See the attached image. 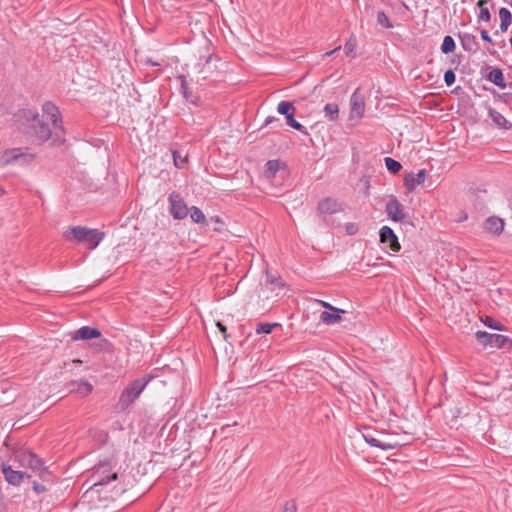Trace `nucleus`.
<instances>
[{
    "instance_id": "26",
    "label": "nucleus",
    "mask_w": 512,
    "mask_h": 512,
    "mask_svg": "<svg viewBox=\"0 0 512 512\" xmlns=\"http://www.w3.org/2000/svg\"><path fill=\"white\" fill-rule=\"evenodd\" d=\"M455 50V42L451 36H445L441 45V51L445 54Z\"/></svg>"
},
{
    "instance_id": "18",
    "label": "nucleus",
    "mask_w": 512,
    "mask_h": 512,
    "mask_svg": "<svg viewBox=\"0 0 512 512\" xmlns=\"http://www.w3.org/2000/svg\"><path fill=\"white\" fill-rule=\"evenodd\" d=\"M285 168V164L279 160H269L265 165V177L271 179L276 176L277 172Z\"/></svg>"
},
{
    "instance_id": "30",
    "label": "nucleus",
    "mask_w": 512,
    "mask_h": 512,
    "mask_svg": "<svg viewBox=\"0 0 512 512\" xmlns=\"http://www.w3.org/2000/svg\"><path fill=\"white\" fill-rule=\"evenodd\" d=\"M377 22L379 25H381L384 28H387V29L393 28V25L390 22L388 16L383 11H379L377 13Z\"/></svg>"
},
{
    "instance_id": "41",
    "label": "nucleus",
    "mask_w": 512,
    "mask_h": 512,
    "mask_svg": "<svg viewBox=\"0 0 512 512\" xmlns=\"http://www.w3.org/2000/svg\"><path fill=\"white\" fill-rule=\"evenodd\" d=\"M481 38L486 42H491V37L489 36L488 32L486 30L481 31Z\"/></svg>"
},
{
    "instance_id": "40",
    "label": "nucleus",
    "mask_w": 512,
    "mask_h": 512,
    "mask_svg": "<svg viewBox=\"0 0 512 512\" xmlns=\"http://www.w3.org/2000/svg\"><path fill=\"white\" fill-rule=\"evenodd\" d=\"M354 48H355V44L354 43H352L351 41L347 42L345 44L346 54L350 55L354 51Z\"/></svg>"
},
{
    "instance_id": "23",
    "label": "nucleus",
    "mask_w": 512,
    "mask_h": 512,
    "mask_svg": "<svg viewBox=\"0 0 512 512\" xmlns=\"http://www.w3.org/2000/svg\"><path fill=\"white\" fill-rule=\"evenodd\" d=\"M190 218L194 223L205 224L206 217L204 213L196 206H193L190 210Z\"/></svg>"
},
{
    "instance_id": "45",
    "label": "nucleus",
    "mask_w": 512,
    "mask_h": 512,
    "mask_svg": "<svg viewBox=\"0 0 512 512\" xmlns=\"http://www.w3.org/2000/svg\"><path fill=\"white\" fill-rule=\"evenodd\" d=\"M269 122H271V119H269V118H268V119L266 120V124H268Z\"/></svg>"
},
{
    "instance_id": "3",
    "label": "nucleus",
    "mask_w": 512,
    "mask_h": 512,
    "mask_svg": "<svg viewBox=\"0 0 512 512\" xmlns=\"http://www.w3.org/2000/svg\"><path fill=\"white\" fill-rule=\"evenodd\" d=\"M63 237L67 241H76L79 243H86L89 249H95L104 237V233L97 229H89L83 226L69 227L64 233Z\"/></svg>"
},
{
    "instance_id": "10",
    "label": "nucleus",
    "mask_w": 512,
    "mask_h": 512,
    "mask_svg": "<svg viewBox=\"0 0 512 512\" xmlns=\"http://www.w3.org/2000/svg\"><path fill=\"white\" fill-rule=\"evenodd\" d=\"M169 202L170 213L175 219H184L188 215L189 209L178 193L173 192L169 196Z\"/></svg>"
},
{
    "instance_id": "36",
    "label": "nucleus",
    "mask_w": 512,
    "mask_h": 512,
    "mask_svg": "<svg viewBox=\"0 0 512 512\" xmlns=\"http://www.w3.org/2000/svg\"><path fill=\"white\" fill-rule=\"evenodd\" d=\"M173 160L176 167L181 168L185 163V158L180 157L177 152L173 153Z\"/></svg>"
},
{
    "instance_id": "16",
    "label": "nucleus",
    "mask_w": 512,
    "mask_h": 512,
    "mask_svg": "<svg viewBox=\"0 0 512 512\" xmlns=\"http://www.w3.org/2000/svg\"><path fill=\"white\" fill-rule=\"evenodd\" d=\"M341 210V205L333 198H325L318 203V211L321 214H334Z\"/></svg>"
},
{
    "instance_id": "44",
    "label": "nucleus",
    "mask_w": 512,
    "mask_h": 512,
    "mask_svg": "<svg viewBox=\"0 0 512 512\" xmlns=\"http://www.w3.org/2000/svg\"><path fill=\"white\" fill-rule=\"evenodd\" d=\"M4 194V190L0 187V197Z\"/></svg>"
},
{
    "instance_id": "31",
    "label": "nucleus",
    "mask_w": 512,
    "mask_h": 512,
    "mask_svg": "<svg viewBox=\"0 0 512 512\" xmlns=\"http://www.w3.org/2000/svg\"><path fill=\"white\" fill-rule=\"evenodd\" d=\"M294 115L295 114L287 115L286 116V123H287V125L291 126L292 128H294L296 130H299V131H302L304 127H303L302 124H300L298 121L295 120Z\"/></svg>"
},
{
    "instance_id": "14",
    "label": "nucleus",
    "mask_w": 512,
    "mask_h": 512,
    "mask_svg": "<svg viewBox=\"0 0 512 512\" xmlns=\"http://www.w3.org/2000/svg\"><path fill=\"white\" fill-rule=\"evenodd\" d=\"M71 339L73 341L78 340H91V339H98L101 337V332L96 329L89 326H83L76 331L72 332Z\"/></svg>"
},
{
    "instance_id": "24",
    "label": "nucleus",
    "mask_w": 512,
    "mask_h": 512,
    "mask_svg": "<svg viewBox=\"0 0 512 512\" xmlns=\"http://www.w3.org/2000/svg\"><path fill=\"white\" fill-rule=\"evenodd\" d=\"M487 3V0H479L477 2V5L479 6L480 8V12H479V15H478V21L479 22H488L490 21V12L488 10V8L484 7V5Z\"/></svg>"
},
{
    "instance_id": "25",
    "label": "nucleus",
    "mask_w": 512,
    "mask_h": 512,
    "mask_svg": "<svg viewBox=\"0 0 512 512\" xmlns=\"http://www.w3.org/2000/svg\"><path fill=\"white\" fill-rule=\"evenodd\" d=\"M277 111L279 114L287 116L289 114H295L296 109L291 102L281 101L278 104Z\"/></svg>"
},
{
    "instance_id": "2",
    "label": "nucleus",
    "mask_w": 512,
    "mask_h": 512,
    "mask_svg": "<svg viewBox=\"0 0 512 512\" xmlns=\"http://www.w3.org/2000/svg\"><path fill=\"white\" fill-rule=\"evenodd\" d=\"M15 468L27 470L30 473L38 475L41 479L47 480L49 476L46 468L43 467V462L34 453L29 450L20 449L16 451L11 459Z\"/></svg>"
},
{
    "instance_id": "17",
    "label": "nucleus",
    "mask_w": 512,
    "mask_h": 512,
    "mask_svg": "<svg viewBox=\"0 0 512 512\" xmlns=\"http://www.w3.org/2000/svg\"><path fill=\"white\" fill-rule=\"evenodd\" d=\"M484 229L488 233L499 235L504 229V222L498 217H489L484 223Z\"/></svg>"
},
{
    "instance_id": "9",
    "label": "nucleus",
    "mask_w": 512,
    "mask_h": 512,
    "mask_svg": "<svg viewBox=\"0 0 512 512\" xmlns=\"http://www.w3.org/2000/svg\"><path fill=\"white\" fill-rule=\"evenodd\" d=\"M317 303L322 305L326 310L320 315V320L327 325L336 324L341 321V315L345 313L343 309L336 308L330 303L317 300Z\"/></svg>"
},
{
    "instance_id": "6",
    "label": "nucleus",
    "mask_w": 512,
    "mask_h": 512,
    "mask_svg": "<svg viewBox=\"0 0 512 512\" xmlns=\"http://www.w3.org/2000/svg\"><path fill=\"white\" fill-rule=\"evenodd\" d=\"M31 160V156L21 148H7L0 151V167L19 163L25 164Z\"/></svg>"
},
{
    "instance_id": "13",
    "label": "nucleus",
    "mask_w": 512,
    "mask_h": 512,
    "mask_svg": "<svg viewBox=\"0 0 512 512\" xmlns=\"http://www.w3.org/2000/svg\"><path fill=\"white\" fill-rule=\"evenodd\" d=\"M350 118L351 119H360L363 117L365 112V103L364 98L362 95L358 93V90H356L350 99Z\"/></svg>"
},
{
    "instance_id": "42",
    "label": "nucleus",
    "mask_w": 512,
    "mask_h": 512,
    "mask_svg": "<svg viewBox=\"0 0 512 512\" xmlns=\"http://www.w3.org/2000/svg\"><path fill=\"white\" fill-rule=\"evenodd\" d=\"M340 48H341V47H340V46H338V47H336L335 49H333V50H331V51H329V52H326V53L323 55V57H329V56L333 55V54H334L336 51H338Z\"/></svg>"
},
{
    "instance_id": "39",
    "label": "nucleus",
    "mask_w": 512,
    "mask_h": 512,
    "mask_svg": "<svg viewBox=\"0 0 512 512\" xmlns=\"http://www.w3.org/2000/svg\"><path fill=\"white\" fill-rule=\"evenodd\" d=\"M33 489L36 493H43L47 490L44 485L37 482H33Z\"/></svg>"
},
{
    "instance_id": "22",
    "label": "nucleus",
    "mask_w": 512,
    "mask_h": 512,
    "mask_svg": "<svg viewBox=\"0 0 512 512\" xmlns=\"http://www.w3.org/2000/svg\"><path fill=\"white\" fill-rule=\"evenodd\" d=\"M325 117L330 121H334L338 118L339 115V107L335 103H328L324 107Z\"/></svg>"
},
{
    "instance_id": "1",
    "label": "nucleus",
    "mask_w": 512,
    "mask_h": 512,
    "mask_svg": "<svg viewBox=\"0 0 512 512\" xmlns=\"http://www.w3.org/2000/svg\"><path fill=\"white\" fill-rule=\"evenodd\" d=\"M26 114L28 118H31V133L39 142L47 141L51 137L53 129L61 128L59 111L57 107L51 103L44 104L41 117L34 114L32 111H28Z\"/></svg>"
},
{
    "instance_id": "5",
    "label": "nucleus",
    "mask_w": 512,
    "mask_h": 512,
    "mask_svg": "<svg viewBox=\"0 0 512 512\" xmlns=\"http://www.w3.org/2000/svg\"><path fill=\"white\" fill-rule=\"evenodd\" d=\"M364 440L371 446L382 450H392L399 446V443L383 432H376L365 429L362 433Z\"/></svg>"
},
{
    "instance_id": "34",
    "label": "nucleus",
    "mask_w": 512,
    "mask_h": 512,
    "mask_svg": "<svg viewBox=\"0 0 512 512\" xmlns=\"http://www.w3.org/2000/svg\"><path fill=\"white\" fill-rule=\"evenodd\" d=\"M115 479H117V473L111 474L106 480L98 479L93 483V488L104 485V484L108 483L110 480H115Z\"/></svg>"
},
{
    "instance_id": "7",
    "label": "nucleus",
    "mask_w": 512,
    "mask_h": 512,
    "mask_svg": "<svg viewBox=\"0 0 512 512\" xmlns=\"http://www.w3.org/2000/svg\"><path fill=\"white\" fill-rule=\"evenodd\" d=\"M1 470L5 480L13 486H19L25 479H29L32 477V474L30 472H28L27 470L15 468L14 464L10 465L7 463H3L1 466Z\"/></svg>"
},
{
    "instance_id": "38",
    "label": "nucleus",
    "mask_w": 512,
    "mask_h": 512,
    "mask_svg": "<svg viewBox=\"0 0 512 512\" xmlns=\"http://www.w3.org/2000/svg\"><path fill=\"white\" fill-rule=\"evenodd\" d=\"M216 326L218 327L219 331L223 334V338L227 340L229 335L227 334L226 326L223 325L221 322H217Z\"/></svg>"
},
{
    "instance_id": "12",
    "label": "nucleus",
    "mask_w": 512,
    "mask_h": 512,
    "mask_svg": "<svg viewBox=\"0 0 512 512\" xmlns=\"http://www.w3.org/2000/svg\"><path fill=\"white\" fill-rule=\"evenodd\" d=\"M386 213L392 221L399 222L405 218L402 204L396 197L391 196L386 204Z\"/></svg>"
},
{
    "instance_id": "32",
    "label": "nucleus",
    "mask_w": 512,
    "mask_h": 512,
    "mask_svg": "<svg viewBox=\"0 0 512 512\" xmlns=\"http://www.w3.org/2000/svg\"><path fill=\"white\" fill-rule=\"evenodd\" d=\"M267 280L270 284L274 286V288L283 289L284 283L281 278L275 277L272 275H268Z\"/></svg>"
},
{
    "instance_id": "11",
    "label": "nucleus",
    "mask_w": 512,
    "mask_h": 512,
    "mask_svg": "<svg viewBox=\"0 0 512 512\" xmlns=\"http://www.w3.org/2000/svg\"><path fill=\"white\" fill-rule=\"evenodd\" d=\"M380 242L391 249L393 252H398L401 249L400 243L394 231L388 227L383 226L379 232Z\"/></svg>"
},
{
    "instance_id": "29",
    "label": "nucleus",
    "mask_w": 512,
    "mask_h": 512,
    "mask_svg": "<svg viewBox=\"0 0 512 512\" xmlns=\"http://www.w3.org/2000/svg\"><path fill=\"white\" fill-rule=\"evenodd\" d=\"M385 165L386 168L392 173H398L402 168L401 164L398 161L390 157L385 158Z\"/></svg>"
},
{
    "instance_id": "43",
    "label": "nucleus",
    "mask_w": 512,
    "mask_h": 512,
    "mask_svg": "<svg viewBox=\"0 0 512 512\" xmlns=\"http://www.w3.org/2000/svg\"><path fill=\"white\" fill-rule=\"evenodd\" d=\"M73 363L80 364V363H82V361L81 360H73Z\"/></svg>"
},
{
    "instance_id": "15",
    "label": "nucleus",
    "mask_w": 512,
    "mask_h": 512,
    "mask_svg": "<svg viewBox=\"0 0 512 512\" xmlns=\"http://www.w3.org/2000/svg\"><path fill=\"white\" fill-rule=\"evenodd\" d=\"M426 178V170L422 169L417 174L408 173L404 177V185L409 191H413L422 184Z\"/></svg>"
},
{
    "instance_id": "33",
    "label": "nucleus",
    "mask_w": 512,
    "mask_h": 512,
    "mask_svg": "<svg viewBox=\"0 0 512 512\" xmlns=\"http://www.w3.org/2000/svg\"><path fill=\"white\" fill-rule=\"evenodd\" d=\"M455 78V74L451 69L447 70L444 74V81L447 86L453 85L455 82Z\"/></svg>"
},
{
    "instance_id": "19",
    "label": "nucleus",
    "mask_w": 512,
    "mask_h": 512,
    "mask_svg": "<svg viewBox=\"0 0 512 512\" xmlns=\"http://www.w3.org/2000/svg\"><path fill=\"white\" fill-rule=\"evenodd\" d=\"M489 116L491 117L493 123L499 127L504 129L511 128V124L507 121V119L498 111L494 109H489Z\"/></svg>"
},
{
    "instance_id": "20",
    "label": "nucleus",
    "mask_w": 512,
    "mask_h": 512,
    "mask_svg": "<svg viewBox=\"0 0 512 512\" xmlns=\"http://www.w3.org/2000/svg\"><path fill=\"white\" fill-rule=\"evenodd\" d=\"M488 80L502 89L506 88L503 73L498 68H494L489 72Z\"/></svg>"
},
{
    "instance_id": "21",
    "label": "nucleus",
    "mask_w": 512,
    "mask_h": 512,
    "mask_svg": "<svg viewBox=\"0 0 512 512\" xmlns=\"http://www.w3.org/2000/svg\"><path fill=\"white\" fill-rule=\"evenodd\" d=\"M500 17V29L501 31H507L508 27L512 22V14L507 8H501L499 10Z\"/></svg>"
},
{
    "instance_id": "8",
    "label": "nucleus",
    "mask_w": 512,
    "mask_h": 512,
    "mask_svg": "<svg viewBox=\"0 0 512 512\" xmlns=\"http://www.w3.org/2000/svg\"><path fill=\"white\" fill-rule=\"evenodd\" d=\"M475 337L478 344L483 348H502L508 341L506 336L487 333L485 331H477Z\"/></svg>"
},
{
    "instance_id": "4",
    "label": "nucleus",
    "mask_w": 512,
    "mask_h": 512,
    "mask_svg": "<svg viewBox=\"0 0 512 512\" xmlns=\"http://www.w3.org/2000/svg\"><path fill=\"white\" fill-rule=\"evenodd\" d=\"M150 379L151 377H142L130 383L121 393L118 405L122 409L128 408L138 398Z\"/></svg>"
},
{
    "instance_id": "35",
    "label": "nucleus",
    "mask_w": 512,
    "mask_h": 512,
    "mask_svg": "<svg viewBox=\"0 0 512 512\" xmlns=\"http://www.w3.org/2000/svg\"><path fill=\"white\" fill-rule=\"evenodd\" d=\"M484 324L495 330H502V327L498 325L491 317H486L483 320Z\"/></svg>"
},
{
    "instance_id": "27",
    "label": "nucleus",
    "mask_w": 512,
    "mask_h": 512,
    "mask_svg": "<svg viewBox=\"0 0 512 512\" xmlns=\"http://www.w3.org/2000/svg\"><path fill=\"white\" fill-rule=\"evenodd\" d=\"M75 385L77 386L75 390L83 396H86L89 393H91L93 389L92 385L87 381H79L76 382Z\"/></svg>"
},
{
    "instance_id": "28",
    "label": "nucleus",
    "mask_w": 512,
    "mask_h": 512,
    "mask_svg": "<svg viewBox=\"0 0 512 512\" xmlns=\"http://www.w3.org/2000/svg\"><path fill=\"white\" fill-rule=\"evenodd\" d=\"M278 323H259L256 328L257 334H270L275 327H278Z\"/></svg>"
},
{
    "instance_id": "37",
    "label": "nucleus",
    "mask_w": 512,
    "mask_h": 512,
    "mask_svg": "<svg viewBox=\"0 0 512 512\" xmlns=\"http://www.w3.org/2000/svg\"><path fill=\"white\" fill-rule=\"evenodd\" d=\"M345 230L348 235H354L358 232V226L354 223H348L345 226Z\"/></svg>"
}]
</instances>
